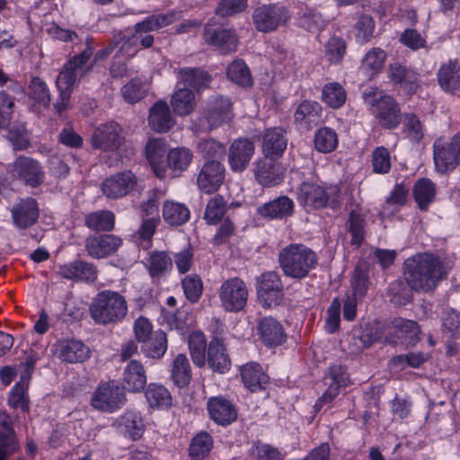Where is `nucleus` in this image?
I'll use <instances>...</instances> for the list:
<instances>
[{
	"label": "nucleus",
	"instance_id": "10",
	"mask_svg": "<svg viewBox=\"0 0 460 460\" xmlns=\"http://www.w3.org/2000/svg\"><path fill=\"white\" fill-rule=\"evenodd\" d=\"M126 402V394L123 387L115 381H109L98 385L93 393L91 404L93 408L111 412L121 408Z\"/></svg>",
	"mask_w": 460,
	"mask_h": 460
},
{
	"label": "nucleus",
	"instance_id": "28",
	"mask_svg": "<svg viewBox=\"0 0 460 460\" xmlns=\"http://www.w3.org/2000/svg\"><path fill=\"white\" fill-rule=\"evenodd\" d=\"M388 77L393 83L400 84L409 94L415 93L420 88L419 74L398 62L390 64Z\"/></svg>",
	"mask_w": 460,
	"mask_h": 460
},
{
	"label": "nucleus",
	"instance_id": "3",
	"mask_svg": "<svg viewBox=\"0 0 460 460\" xmlns=\"http://www.w3.org/2000/svg\"><path fill=\"white\" fill-rule=\"evenodd\" d=\"M279 263L284 275L303 279L314 270L318 264L317 253L304 243H290L279 252Z\"/></svg>",
	"mask_w": 460,
	"mask_h": 460
},
{
	"label": "nucleus",
	"instance_id": "6",
	"mask_svg": "<svg viewBox=\"0 0 460 460\" xmlns=\"http://www.w3.org/2000/svg\"><path fill=\"white\" fill-rule=\"evenodd\" d=\"M288 10L280 4H262L253 10L252 22L258 31L270 32L286 25L290 19Z\"/></svg>",
	"mask_w": 460,
	"mask_h": 460
},
{
	"label": "nucleus",
	"instance_id": "8",
	"mask_svg": "<svg viewBox=\"0 0 460 460\" xmlns=\"http://www.w3.org/2000/svg\"><path fill=\"white\" fill-rule=\"evenodd\" d=\"M248 288L240 278H231L224 281L219 288L221 305L226 312L237 313L247 305Z\"/></svg>",
	"mask_w": 460,
	"mask_h": 460
},
{
	"label": "nucleus",
	"instance_id": "31",
	"mask_svg": "<svg viewBox=\"0 0 460 460\" xmlns=\"http://www.w3.org/2000/svg\"><path fill=\"white\" fill-rule=\"evenodd\" d=\"M147 382L146 374L141 362L131 359L123 371V389L131 393L141 392Z\"/></svg>",
	"mask_w": 460,
	"mask_h": 460
},
{
	"label": "nucleus",
	"instance_id": "16",
	"mask_svg": "<svg viewBox=\"0 0 460 460\" xmlns=\"http://www.w3.org/2000/svg\"><path fill=\"white\" fill-rule=\"evenodd\" d=\"M203 39L210 46L217 48L223 53L234 52L239 42L234 30L205 25Z\"/></svg>",
	"mask_w": 460,
	"mask_h": 460
},
{
	"label": "nucleus",
	"instance_id": "14",
	"mask_svg": "<svg viewBox=\"0 0 460 460\" xmlns=\"http://www.w3.org/2000/svg\"><path fill=\"white\" fill-rule=\"evenodd\" d=\"M380 126L394 129L402 121V112L398 102L390 95L380 96L376 105L371 110Z\"/></svg>",
	"mask_w": 460,
	"mask_h": 460
},
{
	"label": "nucleus",
	"instance_id": "55",
	"mask_svg": "<svg viewBox=\"0 0 460 460\" xmlns=\"http://www.w3.org/2000/svg\"><path fill=\"white\" fill-rule=\"evenodd\" d=\"M120 424L124 427L126 434L133 440L143 435L145 426L141 415L137 412H125L121 417Z\"/></svg>",
	"mask_w": 460,
	"mask_h": 460
},
{
	"label": "nucleus",
	"instance_id": "30",
	"mask_svg": "<svg viewBox=\"0 0 460 460\" xmlns=\"http://www.w3.org/2000/svg\"><path fill=\"white\" fill-rule=\"evenodd\" d=\"M438 82L443 91L450 93L460 92V61L449 60L438 70Z\"/></svg>",
	"mask_w": 460,
	"mask_h": 460
},
{
	"label": "nucleus",
	"instance_id": "33",
	"mask_svg": "<svg viewBox=\"0 0 460 460\" xmlns=\"http://www.w3.org/2000/svg\"><path fill=\"white\" fill-rule=\"evenodd\" d=\"M58 357L68 363H82L90 358V349L78 340H66L58 344Z\"/></svg>",
	"mask_w": 460,
	"mask_h": 460
},
{
	"label": "nucleus",
	"instance_id": "15",
	"mask_svg": "<svg viewBox=\"0 0 460 460\" xmlns=\"http://www.w3.org/2000/svg\"><path fill=\"white\" fill-rule=\"evenodd\" d=\"M295 213V203L288 196L282 195L256 208V215L267 221L285 220Z\"/></svg>",
	"mask_w": 460,
	"mask_h": 460
},
{
	"label": "nucleus",
	"instance_id": "62",
	"mask_svg": "<svg viewBox=\"0 0 460 460\" xmlns=\"http://www.w3.org/2000/svg\"><path fill=\"white\" fill-rule=\"evenodd\" d=\"M181 285L186 298L190 303H197L203 292L201 278L197 274L187 275L182 279Z\"/></svg>",
	"mask_w": 460,
	"mask_h": 460
},
{
	"label": "nucleus",
	"instance_id": "21",
	"mask_svg": "<svg viewBox=\"0 0 460 460\" xmlns=\"http://www.w3.org/2000/svg\"><path fill=\"white\" fill-rule=\"evenodd\" d=\"M137 185V177L130 171L107 178L102 183V193L109 199H119L128 194Z\"/></svg>",
	"mask_w": 460,
	"mask_h": 460
},
{
	"label": "nucleus",
	"instance_id": "60",
	"mask_svg": "<svg viewBox=\"0 0 460 460\" xmlns=\"http://www.w3.org/2000/svg\"><path fill=\"white\" fill-rule=\"evenodd\" d=\"M386 59L385 52L380 48H373L362 60V69L373 75L381 71Z\"/></svg>",
	"mask_w": 460,
	"mask_h": 460
},
{
	"label": "nucleus",
	"instance_id": "18",
	"mask_svg": "<svg viewBox=\"0 0 460 460\" xmlns=\"http://www.w3.org/2000/svg\"><path fill=\"white\" fill-rule=\"evenodd\" d=\"M257 334L261 342L267 348L280 346L287 340L283 325L271 316L263 317L258 322Z\"/></svg>",
	"mask_w": 460,
	"mask_h": 460
},
{
	"label": "nucleus",
	"instance_id": "32",
	"mask_svg": "<svg viewBox=\"0 0 460 460\" xmlns=\"http://www.w3.org/2000/svg\"><path fill=\"white\" fill-rule=\"evenodd\" d=\"M148 124L154 131L158 133L167 132L174 125V119L166 102L158 101L150 108Z\"/></svg>",
	"mask_w": 460,
	"mask_h": 460
},
{
	"label": "nucleus",
	"instance_id": "43",
	"mask_svg": "<svg viewBox=\"0 0 460 460\" xmlns=\"http://www.w3.org/2000/svg\"><path fill=\"white\" fill-rule=\"evenodd\" d=\"M171 377L178 387L187 386L191 380V369L185 354H178L172 361Z\"/></svg>",
	"mask_w": 460,
	"mask_h": 460
},
{
	"label": "nucleus",
	"instance_id": "22",
	"mask_svg": "<svg viewBox=\"0 0 460 460\" xmlns=\"http://www.w3.org/2000/svg\"><path fill=\"white\" fill-rule=\"evenodd\" d=\"M224 179V165L217 160H210L203 164L198 175L197 183L202 191L212 193L221 186Z\"/></svg>",
	"mask_w": 460,
	"mask_h": 460
},
{
	"label": "nucleus",
	"instance_id": "9",
	"mask_svg": "<svg viewBox=\"0 0 460 460\" xmlns=\"http://www.w3.org/2000/svg\"><path fill=\"white\" fill-rule=\"evenodd\" d=\"M433 158L436 170L441 174L460 165V133L456 134L447 143L436 140L433 145Z\"/></svg>",
	"mask_w": 460,
	"mask_h": 460
},
{
	"label": "nucleus",
	"instance_id": "23",
	"mask_svg": "<svg viewBox=\"0 0 460 460\" xmlns=\"http://www.w3.org/2000/svg\"><path fill=\"white\" fill-rule=\"evenodd\" d=\"M13 225L19 229L33 226L39 218V207L36 199L27 198L15 203L11 208Z\"/></svg>",
	"mask_w": 460,
	"mask_h": 460
},
{
	"label": "nucleus",
	"instance_id": "53",
	"mask_svg": "<svg viewBox=\"0 0 460 460\" xmlns=\"http://www.w3.org/2000/svg\"><path fill=\"white\" fill-rule=\"evenodd\" d=\"M227 202L221 195L211 198L206 207L204 218L208 225H217L226 212Z\"/></svg>",
	"mask_w": 460,
	"mask_h": 460
},
{
	"label": "nucleus",
	"instance_id": "7",
	"mask_svg": "<svg viewBox=\"0 0 460 460\" xmlns=\"http://www.w3.org/2000/svg\"><path fill=\"white\" fill-rule=\"evenodd\" d=\"M258 300L263 307L276 306L284 297L281 278L277 271H266L256 279Z\"/></svg>",
	"mask_w": 460,
	"mask_h": 460
},
{
	"label": "nucleus",
	"instance_id": "1",
	"mask_svg": "<svg viewBox=\"0 0 460 460\" xmlns=\"http://www.w3.org/2000/svg\"><path fill=\"white\" fill-rule=\"evenodd\" d=\"M448 273L449 269L444 260L432 252L417 253L403 263L407 285L420 293L433 292Z\"/></svg>",
	"mask_w": 460,
	"mask_h": 460
},
{
	"label": "nucleus",
	"instance_id": "25",
	"mask_svg": "<svg viewBox=\"0 0 460 460\" xmlns=\"http://www.w3.org/2000/svg\"><path fill=\"white\" fill-rule=\"evenodd\" d=\"M121 243L113 234L91 235L85 239V249L92 258L102 259L114 253Z\"/></svg>",
	"mask_w": 460,
	"mask_h": 460
},
{
	"label": "nucleus",
	"instance_id": "49",
	"mask_svg": "<svg viewBox=\"0 0 460 460\" xmlns=\"http://www.w3.org/2000/svg\"><path fill=\"white\" fill-rule=\"evenodd\" d=\"M336 367H331L330 376L325 380H331L329 382V387L325 393L319 398L314 405V408H320L325 404L331 402L339 394L341 386L347 385V380L343 376H338L335 372Z\"/></svg>",
	"mask_w": 460,
	"mask_h": 460
},
{
	"label": "nucleus",
	"instance_id": "39",
	"mask_svg": "<svg viewBox=\"0 0 460 460\" xmlns=\"http://www.w3.org/2000/svg\"><path fill=\"white\" fill-rule=\"evenodd\" d=\"M242 380L246 388L251 392H258L262 389V385L267 383L268 376L262 371L258 363H249L241 368Z\"/></svg>",
	"mask_w": 460,
	"mask_h": 460
},
{
	"label": "nucleus",
	"instance_id": "51",
	"mask_svg": "<svg viewBox=\"0 0 460 460\" xmlns=\"http://www.w3.org/2000/svg\"><path fill=\"white\" fill-rule=\"evenodd\" d=\"M338 146V136L334 129L323 127L314 135V146L321 153H330Z\"/></svg>",
	"mask_w": 460,
	"mask_h": 460
},
{
	"label": "nucleus",
	"instance_id": "64",
	"mask_svg": "<svg viewBox=\"0 0 460 460\" xmlns=\"http://www.w3.org/2000/svg\"><path fill=\"white\" fill-rule=\"evenodd\" d=\"M197 152L204 159L210 161L223 156L226 153V147L224 145L215 139H203L199 142Z\"/></svg>",
	"mask_w": 460,
	"mask_h": 460
},
{
	"label": "nucleus",
	"instance_id": "17",
	"mask_svg": "<svg viewBox=\"0 0 460 460\" xmlns=\"http://www.w3.org/2000/svg\"><path fill=\"white\" fill-rule=\"evenodd\" d=\"M120 135V127L115 122H109L99 126L92 135V146L95 149L103 151L117 150L123 142Z\"/></svg>",
	"mask_w": 460,
	"mask_h": 460
},
{
	"label": "nucleus",
	"instance_id": "37",
	"mask_svg": "<svg viewBox=\"0 0 460 460\" xmlns=\"http://www.w3.org/2000/svg\"><path fill=\"white\" fill-rule=\"evenodd\" d=\"M146 261L145 265L153 279H159L172 269V261L165 252L154 251Z\"/></svg>",
	"mask_w": 460,
	"mask_h": 460
},
{
	"label": "nucleus",
	"instance_id": "19",
	"mask_svg": "<svg viewBox=\"0 0 460 460\" xmlns=\"http://www.w3.org/2000/svg\"><path fill=\"white\" fill-rule=\"evenodd\" d=\"M255 152L254 143L248 138L234 140L228 150V163L231 170L243 172L250 164Z\"/></svg>",
	"mask_w": 460,
	"mask_h": 460
},
{
	"label": "nucleus",
	"instance_id": "44",
	"mask_svg": "<svg viewBox=\"0 0 460 460\" xmlns=\"http://www.w3.org/2000/svg\"><path fill=\"white\" fill-rule=\"evenodd\" d=\"M189 349L191 359L199 367L206 365L208 355L207 341L203 332H193L189 336Z\"/></svg>",
	"mask_w": 460,
	"mask_h": 460
},
{
	"label": "nucleus",
	"instance_id": "34",
	"mask_svg": "<svg viewBox=\"0 0 460 460\" xmlns=\"http://www.w3.org/2000/svg\"><path fill=\"white\" fill-rule=\"evenodd\" d=\"M167 153L166 142L162 138L150 139L146 146V158L159 178H164L165 173L164 156Z\"/></svg>",
	"mask_w": 460,
	"mask_h": 460
},
{
	"label": "nucleus",
	"instance_id": "26",
	"mask_svg": "<svg viewBox=\"0 0 460 460\" xmlns=\"http://www.w3.org/2000/svg\"><path fill=\"white\" fill-rule=\"evenodd\" d=\"M288 146L286 129L282 127L267 128L262 135L261 150L264 156L271 159L279 158Z\"/></svg>",
	"mask_w": 460,
	"mask_h": 460
},
{
	"label": "nucleus",
	"instance_id": "63",
	"mask_svg": "<svg viewBox=\"0 0 460 460\" xmlns=\"http://www.w3.org/2000/svg\"><path fill=\"white\" fill-rule=\"evenodd\" d=\"M346 54V42L339 36H332L325 45L324 55L332 64H339Z\"/></svg>",
	"mask_w": 460,
	"mask_h": 460
},
{
	"label": "nucleus",
	"instance_id": "38",
	"mask_svg": "<svg viewBox=\"0 0 460 460\" xmlns=\"http://www.w3.org/2000/svg\"><path fill=\"white\" fill-rule=\"evenodd\" d=\"M436 184L429 178L419 179L413 187V197L420 210H427L435 200Z\"/></svg>",
	"mask_w": 460,
	"mask_h": 460
},
{
	"label": "nucleus",
	"instance_id": "58",
	"mask_svg": "<svg viewBox=\"0 0 460 460\" xmlns=\"http://www.w3.org/2000/svg\"><path fill=\"white\" fill-rule=\"evenodd\" d=\"M429 358L428 353L421 351L409 352L394 357L391 359V364L401 369L410 367L413 368L420 367L423 363L427 362Z\"/></svg>",
	"mask_w": 460,
	"mask_h": 460
},
{
	"label": "nucleus",
	"instance_id": "13",
	"mask_svg": "<svg viewBox=\"0 0 460 460\" xmlns=\"http://www.w3.org/2000/svg\"><path fill=\"white\" fill-rule=\"evenodd\" d=\"M275 160L263 156L253 163L254 179L262 187L270 188L279 185L284 179L285 170L281 164Z\"/></svg>",
	"mask_w": 460,
	"mask_h": 460
},
{
	"label": "nucleus",
	"instance_id": "45",
	"mask_svg": "<svg viewBox=\"0 0 460 460\" xmlns=\"http://www.w3.org/2000/svg\"><path fill=\"white\" fill-rule=\"evenodd\" d=\"M146 401L152 408H168L172 403L170 392L162 385L151 383L145 393Z\"/></svg>",
	"mask_w": 460,
	"mask_h": 460
},
{
	"label": "nucleus",
	"instance_id": "47",
	"mask_svg": "<svg viewBox=\"0 0 460 460\" xmlns=\"http://www.w3.org/2000/svg\"><path fill=\"white\" fill-rule=\"evenodd\" d=\"M347 230L351 235L350 244L358 248L366 236V220L363 215L352 210L347 221Z\"/></svg>",
	"mask_w": 460,
	"mask_h": 460
},
{
	"label": "nucleus",
	"instance_id": "50",
	"mask_svg": "<svg viewBox=\"0 0 460 460\" xmlns=\"http://www.w3.org/2000/svg\"><path fill=\"white\" fill-rule=\"evenodd\" d=\"M213 447V438L208 432L196 435L189 447V454L192 459L201 460L206 457Z\"/></svg>",
	"mask_w": 460,
	"mask_h": 460
},
{
	"label": "nucleus",
	"instance_id": "35",
	"mask_svg": "<svg viewBox=\"0 0 460 460\" xmlns=\"http://www.w3.org/2000/svg\"><path fill=\"white\" fill-rule=\"evenodd\" d=\"M322 117V106L314 101H304L296 108L294 118L297 125L310 129L317 125Z\"/></svg>",
	"mask_w": 460,
	"mask_h": 460
},
{
	"label": "nucleus",
	"instance_id": "29",
	"mask_svg": "<svg viewBox=\"0 0 460 460\" xmlns=\"http://www.w3.org/2000/svg\"><path fill=\"white\" fill-rule=\"evenodd\" d=\"M206 364L208 365L213 372L220 374L226 373L230 369L231 360L221 339L213 338L209 341Z\"/></svg>",
	"mask_w": 460,
	"mask_h": 460
},
{
	"label": "nucleus",
	"instance_id": "54",
	"mask_svg": "<svg viewBox=\"0 0 460 460\" xmlns=\"http://www.w3.org/2000/svg\"><path fill=\"white\" fill-rule=\"evenodd\" d=\"M29 97L43 108L49 107L51 101L48 84L39 77L31 79L29 85Z\"/></svg>",
	"mask_w": 460,
	"mask_h": 460
},
{
	"label": "nucleus",
	"instance_id": "42",
	"mask_svg": "<svg viewBox=\"0 0 460 460\" xmlns=\"http://www.w3.org/2000/svg\"><path fill=\"white\" fill-rule=\"evenodd\" d=\"M167 349V337L162 330L154 332L150 339L141 345V352L146 357L159 359Z\"/></svg>",
	"mask_w": 460,
	"mask_h": 460
},
{
	"label": "nucleus",
	"instance_id": "4",
	"mask_svg": "<svg viewBox=\"0 0 460 460\" xmlns=\"http://www.w3.org/2000/svg\"><path fill=\"white\" fill-rule=\"evenodd\" d=\"M89 312L97 324L108 325L120 323L128 314L126 298L117 291L102 290L92 300Z\"/></svg>",
	"mask_w": 460,
	"mask_h": 460
},
{
	"label": "nucleus",
	"instance_id": "5",
	"mask_svg": "<svg viewBox=\"0 0 460 460\" xmlns=\"http://www.w3.org/2000/svg\"><path fill=\"white\" fill-rule=\"evenodd\" d=\"M296 199L300 206L308 210L337 209L341 202V192L338 186L323 187L314 182H303L297 188Z\"/></svg>",
	"mask_w": 460,
	"mask_h": 460
},
{
	"label": "nucleus",
	"instance_id": "24",
	"mask_svg": "<svg viewBox=\"0 0 460 460\" xmlns=\"http://www.w3.org/2000/svg\"><path fill=\"white\" fill-rule=\"evenodd\" d=\"M58 274L66 279L93 283L97 279L96 267L88 261L76 260L59 266Z\"/></svg>",
	"mask_w": 460,
	"mask_h": 460
},
{
	"label": "nucleus",
	"instance_id": "61",
	"mask_svg": "<svg viewBox=\"0 0 460 460\" xmlns=\"http://www.w3.org/2000/svg\"><path fill=\"white\" fill-rule=\"evenodd\" d=\"M227 77L237 84L248 86L252 84L250 70L242 60L232 62L226 70Z\"/></svg>",
	"mask_w": 460,
	"mask_h": 460
},
{
	"label": "nucleus",
	"instance_id": "2",
	"mask_svg": "<svg viewBox=\"0 0 460 460\" xmlns=\"http://www.w3.org/2000/svg\"><path fill=\"white\" fill-rule=\"evenodd\" d=\"M93 54V49L87 43L84 49L63 65L56 79L59 93L58 99L54 103L57 113L61 114L69 107L73 88L84 75L92 70L93 65L89 64V60Z\"/></svg>",
	"mask_w": 460,
	"mask_h": 460
},
{
	"label": "nucleus",
	"instance_id": "36",
	"mask_svg": "<svg viewBox=\"0 0 460 460\" xmlns=\"http://www.w3.org/2000/svg\"><path fill=\"white\" fill-rule=\"evenodd\" d=\"M171 106L174 113L181 117L190 114L196 107L193 91L176 84V90L171 98Z\"/></svg>",
	"mask_w": 460,
	"mask_h": 460
},
{
	"label": "nucleus",
	"instance_id": "41",
	"mask_svg": "<svg viewBox=\"0 0 460 460\" xmlns=\"http://www.w3.org/2000/svg\"><path fill=\"white\" fill-rule=\"evenodd\" d=\"M175 13L169 12L167 13H160L156 15H151L142 22H137L134 26L135 36L138 34L146 33L153 31H157L163 27H165L175 21Z\"/></svg>",
	"mask_w": 460,
	"mask_h": 460
},
{
	"label": "nucleus",
	"instance_id": "12",
	"mask_svg": "<svg viewBox=\"0 0 460 460\" xmlns=\"http://www.w3.org/2000/svg\"><path fill=\"white\" fill-rule=\"evenodd\" d=\"M13 175L32 188L40 186L45 179V172L40 162L25 155H20L15 159Z\"/></svg>",
	"mask_w": 460,
	"mask_h": 460
},
{
	"label": "nucleus",
	"instance_id": "27",
	"mask_svg": "<svg viewBox=\"0 0 460 460\" xmlns=\"http://www.w3.org/2000/svg\"><path fill=\"white\" fill-rule=\"evenodd\" d=\"M177 84L195 92H200L209 87L211 75L201 67H182L176 73Z\"/></svg>",
	"mask_w": 460,
	"mask_h": 460
},
{
	"label": "nucleus",
	"instance_id": "57",
	"mask_svg": "<svg viewBox=\"0 0 460 460\" xmlns=\"http://www.w3.org/2000/svg\"><path fill=\"white\" fill-rule=\"evenodd\" d=\"M393 326L399 339H409L410 343L419 339L420 327L415 321L397 318L394 320Z\"/></svg>",
	"mask_w": 460,
	"mask_h": 460
},
{
	"label": "nucleus",
	"instance_id": "46",
	"mask_svg": "<svg viewBox=\"0 0 460 460\" xmlns=\"http://www.w3.org/2000/svg\"><path fill=\"white\" fill-rule=\"evenodd\" d=\"M114 214L109 210H98L85 216V226L93 231H111L114 227Z\"/></svg>",
	"mask_w": 460,
	"mask_h": 460
},
{
	"label": "nucleus",
	"instance_id": "40",
	"mask_svg": "<svg viewBox=\"0 0 460 460\" xmlns=\"http://www.w3.org/2000/svg\"><path fill=\"white\" fill-rule=\"evenodd\" d=\"M163 218L170 226H182L190 218V210L182 203L166 200L163 205Z\"/></svg>",
	"mask_w": 460,
	"mask_h": 460
},
{
	"label": "nucleus",
	"instance_id": "52",
	"mask_svg": "<svg viewBox=\"0 0 460 460\" xmlns=\"http://www.w3.org/2000/svg\"><path fill=\"white\" fill-rule=\"evenodd\" d=\"M402 120L405 137L413 144L420 143L424 137V128L418 116L405 113Z\"/></svg>",
	"mask_w": 460,
	"mask_h": 460
},
{
	"label": "nucleus",
	"instance_id": "11",
	"mask_svg": "<svg viewBox=\"0 0 460 460\" xmlns=\"http://www.w3.org/2000/svg\"><path fill=\"white\" fill-rule=\"evenodd\" d=\"M232 117V104L229 98L221 95L212 96L204 111L202 124L211 130L230 121Z\"/></svg>",
	"mask_w": 460,
	"mask_h": 460
},
{
	"label": "nucleus",
	"instance_id": "48",
	"mask_svg": "<svg viewBox=\"0 0 460 460\" xmlns=\"http://www.w3.org/2000/svg\"><path fill=\"white\" fill-rule=\"evenodd\" d=\"M347 93L343 86L337 83L332 82L326 84L322 90V100L329 107L332 109H339L345 103Z\"/></svg>",
	"mask_w": 460,
	"mask_h": 460
},
{
	"label": "nucleus",
	"instance_id": "56",
	"mask_svg": "<svg viewBox=\"0 0 460 460\" xmlns=\"http://www.w3.org/2000/svg\"><path fill=\"white\" fill-rule=\"evenodd\" d=\"M192 152L186 147H178L167 154V165L174 171H184L192 160Z\"/></svg>",
	"mask_w": 460,
	"mask_h": 460
},
{
	"label": "nucleus",
	"instance_id": "59",
	"mask_svg": "<svg viewBox=\"0 0 460 460\" xmlns=\"http://www.w3.org/2000/svg\"><path fill=\"white\" fill-rule=\"evenodd\" d=\"M148 88L138 78L132 79L121 88V93L128 103H136L146 97Z\"/></svg>",
	"mask_w": 460,
	"mask_h": 460
},
{
	"label": "nucleus",
	"instance_id": "20",
	"mask_svg": "<svg viewBox=\"0 0 460 460\" xmlns=\"http://www.w3.org/2000/svg\"><path fill=\"white\" fill-rule=\"evenodd\" d=\"M209 418L217 425L226 427L237 419L234 404L223 396L210 397L207 402Z\"/></svg>",
	"mask_w": 460,
	"mask_h": 460
}]
</instances>
